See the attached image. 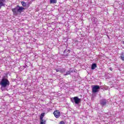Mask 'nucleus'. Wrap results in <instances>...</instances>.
Wrapping results in <instances>:
<instances>
[{"label":"nucleus","instance_id":"1","mask_svg":"<svg viewBox=\"0 0 124 124\" xmlns=\"http://www.w3.org/2000/svg\"><path fill=\"white\" fill-rule=\"evenodd\" d=\"M25 10V8L17 5L15 8L12 9L14 15H18V14H21L22 12H24Z\"/></svg>","mask_w":124,"mask_h":124},{"label":"nucleus","instance_id":"2","mask_svg":"<svg viewBox=\"0 0 124 124\" xmlns=\"http://www.w3.org/2000/svg\"><path fill=\"white\" fill-rule=\"evenodd\" d=\"M0 85L1 88H7V87H9L10 82L9 80H8V79L4 77L0 81Z\"/></svg>","mask_w":124,"mask_h":124},{"label":"nucleus","instance_id":"3","mask_svg":"<svg viewBox=\"0 0 124 124\" xmlns=\"http://www.w3.org/2000/svg\"><path fill=\"white\" fill-rule=\"evenodd\" d=\"M71 101L73 103H75L76 104H79V103H80V102H81V99L78 98L77 96H75L71 99Z\"/></svg>","mask_w":124,"mask_h":124},{"label":"nucleus","instance_id":"4","mask_svg":"<svg viewBox=\"0 0 124 124\" xmlns=\"http://www.w3.org/2000/svg\"><path fill=\"white\" fill-rule=\"evenodd\" d=\"M109 102H108V100L105 99H102L100 101V104L103 107V106H106L107 104H108Z\"/></svg>","mask_w":124,"mask_h":124},{"label":"nucleus","instance_id":"5","mask_svg":"<svg viewBox=\"0 0 124 124\" xmlns=\"http://www.w3.org/2000/svg\"><path fill=\"white\" fill-rule=\"evenodd\" d=\"M100 89V86L99 85H95L92 88V92L93 93H97L99 92V90Z\"/></svg>","mask_w":124,"mask_h":124},{"label":"nucleus","instance_id":"6","mask_svg":"<svg viewBox=\"0 0 124 124\" xmlns=\"http://www.w3.org/2000/svg\"><path fill=\"white\" fill-rule=\"evenodd\" d=\"M53 114L54 115V116L55 117V118H56L57 119L60 118V117H61V112H60V111L58 110H56L53 112Z\"/></svg>","mask_w":124,"mask_h":124},{"label":"nucleus","instance_id":"7","mask_svg":"<svg viewBox=\"0 0 124 124\" xmlns=\"http://www.w3.org/2000/svg\"><path fill=\"white\" fill-rule=\"evenodd\" d=\"M5 0H0V9L1 8L2 6H4L5 5Z\"/></svg>","mask_w":124,"mask_h":124},{"label":"nucleus","instance_id":"8","mask_svg":"<svg viewBox=\"0 0 124 124\" xmlns=\"http://www.w3.org/2000/svg\"><path fill=\"white\" fill-rule=\"evenodd\" d=\"M70 52V51L68 49H66L65 50H64L63 53H64V55H65V56H66L67 57V56H68V54H69V52Z\"/></svg>","mask_w":124,"mask_h":124},{"label":"nucleus","instance_id":"9","mask_svg":"<svg viewBox=\"0 0 124 124\" xmlns=\"http://www.w3.org/2000/svg\"><path fill=\"white\" fill-rule=\"evenodd\" d=\"M97 67V65L96 63H93L91 67V69L93 70V69H95V68Z\"/></svg>","mask_w":124,"mask_h":124},{"label":"nucleus","instance_id":"10","mask_svg":"<svg viewBox=\"0 0 124 124\" xmlns=\"http://www.w3.org/2000/svg\"><path fill=\"white\" fill-rule=\"evenodd\" d=\"M50 4H55L57 3V0H50Z\"/></svg>","mask_w":124,"mask_h":124},{"label":"nucleus","instance_id":"11","mask_svg":"<svg viewBox=\"0 0 124 124\" xmlns=\"http://www.w3.org/2000/svg\"><path fill=\"white\" fill-rule=\"evenodd\" d=\"M120 59L123 61V62H124V53H122L120 55Z\"/></svg>","mask_w":124,"mask_h":124},{"label":"nucleus","instance_id":"12","mask_svg":"<svg viewBox=\"0 0 124 124\" xmlns=\"http://www.w3.org/2000/svg\"><path fill=\"white\" fill-rule=\"evenodd\" d=\"M71 72H72V71H71V69H70V70L67 71L66 72V73L64 75L65 76H66V75H69V74H70V73H71Z\"/></svg>","mask_w":124,"mask_h":124},{"label":"nucleus","instance_id":"13","mask_svg":"<svg viewBox=\"0 0 124 124\" xmlns=\"http://www.w3.org/2000/svg\"><path fill=\"white\" fill-rule=\"evenodd\" d=\"M45 115V113L43 112V113H42L41 114V115L40 116V120H42V119H43V118H44V116Z\"/></svg>","mask_w":124,"mask_h":124},{"label":"nucleus","instance_id":"14","mask_svg":"<svg viewBox=\"0 0 124 124\" xmlns=\"http://www.w3.org/2000/svg\"><path fill=\"white\" fill-rule=\"evenodd\" d=\"M21 4L22 6H23L24 7H26V6H27V3L25 2V1H22Z\"/></svg>","mask_w":124,"mask_h":124},{"label":"nucleus","instance_id":"15","mask_svg":"<svg viewBox=\"0 0 124 124\" xmlns=\"http://www.w3.org/2000/svg\"><path fill=\"white\" fill-rule=\"evenodd\" d=\"M65 72V69L63 68H61L60 69V72L61 73H63Z\"/></svg>","mask_w":124,"mask_h":124},{"label":"nucleus","instance_id":"16","mask_svg":"<svg viewBox=\"0 0 124 124\" xmlns=\"http://www.w3.org/2000/svg\"><path fill=\"white\" fill-rule=\"evenodd\" d=\"M41 120V124H45V123H46V121L43 120V119H40Z\"/></svg>","mask_w":124,"mask_h":124},{"label":"nucleus","instance_id":"17","mask_svg":"<svg viewBox=\"0 0 124 124\" xmlns=\"http://www.w3.org/2000/svg\"><path fill=\"white\" fill-rule=\"evenodd\" d=\"M57 72H61V68H59L58 69H56Z\"/></svg>","mask_w":124,"mask_h":124},{"label":"nucleus","instance_id":"18","mask_svg":"<svg viewBox=\"0 0 124 124\" xmlns=\"http://www.w3.org/2000/svg\"><path fill=\"white\" fill-rule=\"evenodd\" d=\"M60 124H64V122H63V121H61V122H60Z\"/></svg>","mask_w":124,"mask_h":124},{"label":"nucleus","instance_id":"19","mask_svg":"<svg viewBox=\"0 0 124 124\" xmlns=\"http://www.w3.org/2000/svg\"><path fill=\"white\" fill-rule=\"evenodd\" d=\"M110 70H112V68H110Z\"/></svg>","mask_w":124,"mask_h":124},{"label":"nucleus","instance_id":"20","mask_svg":"<svg viewBox=\"0 0 124 124\" xmlns=\"http://www.w3.org/2000/svg\"><path fill=\"white\" fill-rule=\"evenodd\" d=\"M123 44H124V41L123 42Z\"/></svg>","mask_w":124,"mask_h":124}]
</instances>
